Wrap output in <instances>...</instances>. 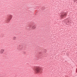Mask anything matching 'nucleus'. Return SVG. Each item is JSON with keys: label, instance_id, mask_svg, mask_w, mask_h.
I'll return each mask as SVG.
<instances>
[{"label": "nucleus", "instance_id": "2", "mask_svg": "<svg viewBox=\"0 0 77 77\" xmlns=\"http://www.w3.org/2000/svg\"><path fill=\"white\" fill-rule=\"evenodd\" d=\"M41 67L38 66L35 68L34 71L35 73H39L40 72H41Z\"/></svg>", "mask_w": 77, "mask_h": 77}, {"label": "nucleus", "instance_id": "1", "mask_svg": "<svg viewBox=\"0 0 77 77\" xmlns=\"http://www.w3.org/2000/svg\"><path fill=\"white\" fill-rule=\"evenodd\" d=\"M63 23L65 25H69L71 23V21H69L68 19H66L63 21Z\"/></svg>", "mask_w": 77, "mask_h": 77}, {"label": "nucleus", "instance_id": "3", "mask_svg": "<svg viewBox=\"0 0 77 77\" xmlns=\"http://www.w3.org/2000/svg\"><path fill=\"white\" fill-rule=\"evenodd\" d=\"M67 15V13H65L61 15L60 16V17L61 18H65L66 17V15Z\"/></svg>", "mask_w": 77, "mask_h": 77}, {"label": "nucleus", "instance_id": "5", "mask_svg": "<svg viewBox=\"0 0 77 77\" xmlns=\"http://www.w3.org/2000/svg\"><path fill=\"white\" fill-rule=\"evenodd\" d=\"M4 51L5 50H4V49H2L0 50V53L1 54H3V53H4Z\"/></svg>", "mask_w": 77, "mask_h": 77}, {"label": "nucleus", "instance_id": "6", "mask_svg": "<svg viewBox=\"0 0 77 77\" xmlns=\"http://www.w3.org/2000/svg\"><path fill=\"white\" fill-rule=\"evenodd\" d=\"M35 28H36V27L35 26H34L32 27V29H35Z\"/></svg>", "mask_w": 77, "mask_h": 77}, {"label": "nucleus", "instance_id": "8", "mask_svg": "<svg viewBox=\"0 0 77 77\" xmlns=\"http://www.w3.org/2000/svg\"><path fill=\"white\" fill-rule=\"evenodd\" d=\"M77 0H74V2H76Z\"/></svg>", "mask_w": 77, "mask_h": 77}, {"label": "nucleus", "instance_id": "4", "mask_svg": "<svg viewBox=\"0 0 77 77\" xmlns=\"http://www.w3.org/2000/svg\"><path fill=\"white\" fill-rule=\"evenodd\" d=\"M9 19H8V22H9V21H11V19L12 18V15H11V14H9Z\"/></svg>", "mask_w": 77, "mask_h": 77}, {"label": "nucleus", "instance_id": "7", "mask_svg": "<svg viewBox=\"0 0 77 77\" xmlns=\"http://www.w3.org/2000/svg\"><path fill=\"white\" fill-rule=\"evenodd\" d=\"M17 38L15 37H14L13 38V40H15V39H16V38Z\"/></svg>", "mask_w": 77, "mask_h": 77}]
</instances>
